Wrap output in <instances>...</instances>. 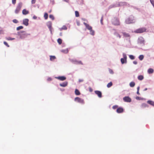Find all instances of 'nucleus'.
Returning <instances> with one entry per match:
<instances>
[{"label": "nucleus", "instance_id": "nucleus-14", "mask_svg": "<svg viewBox=\"0 0 154 154\" xmlns=\"http://www.w3.org/2000/svg\"><path fill=\"white\" fill-rule=\"evenodd\" d=\"M27 36L26 33H25L24 31L22 32V33L20 34V36L21 38H23L26 37Z\"/></svg>", "mask_w": 154, "mask_h": 154}, {"label": "nucleus", "instance_id": "nucleus-5", "mask_svg": "<svg viewBox=\"0 0 154 154\" xmlns=\"http://www.w3.org/2000/svg\"><path fill=\"white\" fill-rule=\"evenodd\" d=\"M112 23L115 25H119L120 24L119 21L118 19L116 18H114L112 20Z\"/></svg>", "mask_w": 154, "mask_h": 154}, {"label": "nucleus", "instance_id": "nucleus-4", "mask_svg": "<svg viewBox=\"0 0 154 154\" xmlns=\"http://www.w3.org/2000/svg\"><path fill=\"white\" fill-rule=\"evenodd\" d=\"M75 101L83 104L84 103V101L83 99L79 97H76L74 99Z\"/></svg>", "mask_w": 154, "mask_h": 154}, {"label": "nucleus", "instance_id": "nucleus-26", "mask_svg": "<svg viewBox=\"0 0 154 154\" xmlns=\"http://www.w3.org/2000/svg\"><path fill=\"white\" fill-rule=\"evenodd\" d=\"M141 106L143 108H145L148 106L145 103H143L141 105Z\"/></svg>", "mask_w": 154, "mask_h": 154}, {"label": "nucleus", "instance_id": "nucleus-52", "mask_svg": "<svg viewBox=\"0 0 154 154\" xmlns=\"http://www.w3.org/2000/svg\"><path fill=\"white\" fill-rule=\"evenodd\" d=\"M140 97H137L136 98V99L137 100H140Z\"/></svg>", "mask_w": 154, "mask_h": 154}, {"label": "nucleus", "instance_id": "nucleus-48", "mask_svg": "<svg viewBox=\"0 0 154 154\" xmlns=\"http://www.w3.org/2000/svg\"><path fill=\"white\" fill-rule=\"evenodd\" d=\"M83 79H79V82H82L83 81Z\"/></svg>", "mask_w": 154, "mask_h": 154}, {"label": "nucleus", "instance_id": "nucleus-37", "mask_svg": "<svg viewBox=\"0 0 154 154\" xmlns=\"http://www.w3.org/2000/svg\"><path fill=\"white\" fill-rule=\"evenodd\" d=\"M109 73L111 74H113L114 72L112 70L110 69H109Z\"/></svg>", "mask_w": 154, "mask_h": 154}, {"label": "nucleus", "instance_id": "nucleus-23", "mask_svg": "<svg viewBox=\"0 0 154 154\" xmlns=\"http://www.w3.org/2000/svg\"><path fill=\"white\" fill-rule=\"evenodd\" d=\"M50 59L51 61L54 60L55 59H56V57L54 56H50Z\"/></svg>", "mask_w": 154, "mask_h": 154}, {"label": "nucleus", "instance_id": "nucleus-12", "mask_svg": "<svg viewBox=\"0 0 154 154\" xmlns=\"http://www.w3.org/2000/svg\"><path fill=\"white\" fill-rule=\"evenodd\" d=\"M68 82H64L62 83H60V85L62 87H65L67 85H68Z\"/></svg>", "mask_w": 154, "mask_h": 154}, {"label": "nucleus", "instance_id": "nucleus-57", "mask_svg": "<svg viewBox=\"0 0 154 154\" xmlns=\"http://www.w3.org/2000/svg\"><path fill=\"white\" fill-rule=\"evenodd\" d=\"M121 3L122 5H124L125 4V3L124 2H121Z\"/></svg>", "mask_w": 154, "mask_h": 154}, {"label": "nucleus", "instance_id": "nucleus-22", "mask_svg": "<svg viewBox=\"0 0 154 154\" xmlns=\"http://www.w3.org/2000/svg\"><path fill=\"white\" fill-rule=\"evenodd\" d=\"M130 86L131 87H133L135 85V83L134 82H132L130 83Z\"/></svg>", "mask_w": 154, "mask_h": 154}, {"label": "nucleus", "instance_id": "nucleus-29", "mask_svg": "<svg viewBox=\"0 0 154 154\" xmlns=\"http://www.w3.org/2000/svg\"><path fill=\"white\" fill-rule=\"evenodd\" d=\"M6 39L8 40H12L14 39V38H11L10 37H8L6 38Z\"/></svg>", "mask_w": 154, "mask_h": 154}, {"label": "nucleus", "instance_id": "nucleus-21", "mask_svg": "<svg viewBox=\"0 0 154 154\" xmlns=\"http://www.w3.org/2000/svg\"><path fill=\"white\" fill-rule=\"evenodd\" d=\"M138 79L140 80H142L144 79V77L142 75H140L138 76Z\"/></svg>", "mask_w": 154, "mask_h": 154}, {"label": "nucleus", "instance_id": "nucleus-13", "mask_svg": "<svg viewBox=\"0 0 154 154\" xmlns=\"http://www.w3.org/2000/svg\"><path fill=\"white\" fill-rule=\"evenodd\" d=\"M84 24L86 26V28L89 30H91L92 29V27L91 26H89L88 24L87 23H84Z\"/></svg>", "mask_w": 154, "mask_h": 154}, {"label": "nucleus", "instance_id": "nucleus-18", "mask_svg": "<svg viewBox=\"0 0 154 154\" xmlns=\"http://www.w3.org/2000/svg\"><path fill=\"white\" fill-rule=\"evenodd\" d=\"M153 69L151 68H150L148 70V72L149 74L152 73L153 72Z\"/></svg>", "mask_w": 154, "mask_h": 154}, {"label": "nucleus", "instance_id": "nucleus-33", "mask_svg": "<svg viewBox=\"0 0 154 154\" xmlns=\"http://www.w3.org/2000/svg\"><path fill=\"white\" fill-rule=\"evenodd\" d=\"M23 28V27L22 26H20L17 28V30H19L20 29H22Z\"/></svg>", "mask_w": 154, "mask_h": 154}, {"label": "nucleus", "instance_id": "nucleus-40", "mask_svg": "<svg viewBox=\"0 0 154 154\" xmlns=\"http://www.w3.org/2000/svg\"><path fill=\"white\" fill-rule=\"evenodd\" d=\"M123 58L124 59H127V56L126 54L125 53H123Z\"/></svg>", "mask_w": 154, "mask_h": 154}, {"label": "nucleus", "instance_id": "nucleus-7", "mask_svg": "<svg viewBox=\"0 0 154 154\" xmlns=\"http://www.w3.org/2000/svg\"><path fill=\"white\" fill-rule=\"evenodd\" d=\"M123 112L124 109L121 107L118 108L116 110V112L119 113H122Z\"/></svg>", "mask_w": 154, "mask_h": 154}, {"label": "nucleus", "instance_id": "nucleus-2", "mask_svg": "<svg viewBox=\"0 0 154 154\" xmlns=\"http://www.w3.org/2000/svg\"><path fill=\"white\" fill-rule=\"evenodd\" d=\"M22 6V3L21 2H20L18 3L15 10V14H17L19 13L21 10Z\"/></svg>", "mask_w": 154, "mask_h": 154}, {"label": "nucleus", "instance_id": "nucleus-56", "mask_svg": "<svg viewBox=\"0 0 154 154\" xmlns=\"http://www.w3.org/2000/svg\"><path fill=\"white\" fill-rule=\"evenodd\" d=\"M139 89H140V87L138 86L137 88V91H139Z\"/></svg>", "mask_w": 154, "mask_h": 154}, {"label": "nucleus", "instance_id": "nucleus-17", "mask_svg": "<svg viewBox=\"0 0 154 154\" xmlns=\"http://www.w3.org/2000/svg\"><path fill=\"white\" fill-rule=\"evenodd\" d=\"M75 94L77 95H79L80 94V93L78 90L75 89Z\"/></svg>", "mask_w": 154, "mask_h": 154}, {"label": "nucleus", "instance_id": "nucleus-44", "mask_svg": "<svg viewBox=\"0 0 154 154\" xmlns=\"http://www.w3.org/2000/svg\"><path fill=\"white\" fill-rule=\"evenodd\" d=\"M0 33L3 34V30L0 28Z\"/></svg>", "mask_w": 154, "mask_h": 154}, {"label": "nucleus", "instance_id": "nucleus-36", "mask_svg": "<svg viewBox=\"0 0 154 154\" xmlns=\"http://www.w3.org/2000/svg\"><path fill=\"white\" fill-rule=\"evenodd\" d=\"M75 63L76 64H83V63L81 61H75Z\"/></svg>", "mask_w": 154, "mask_h": 154}, {"label": "nucleus", "instance_id": "nucleus-3", "mask_svg": "<svg viewBox=\"0 0 154 154\" xmlns=\"http://www.w3.org/2000/svg\"><path fill=\"white\" fill-rule=\"evenodd\" d=\"M146 29L144 27H142L137 29L134 32L136 33H142L145 32L146 31Z\"/></svg>", "mask_w": 154, "mask_h": 154}, {"label": "nucleus", "instance_id": "nucleus-27", "mask_svg": "<svg viewBox=\"0 0 154 154\" xmlns=\"http://www.w3.org/2000/svg\"><path fill=\"white\" fill-rule=\"evenodd\" d=\"M48 14L47 13H45L44 14V17L45 20H47L48 18Z\"/></svg>", "mask_w": 154, "mask_h": 154}, {"label": "nucleus", "instance_id": "nucleus-25", "mask_svg": "<svg viewBox=\"0 0 154 154\" xmlns=\"http://www.w3.org/2000/svg\"><path fill=\"white\" fill-rule=\"evenodd\" d=\"M112 85V82H110L108 83L107 85V86L108 88H109L111 87Z\"/></svg>", "mask_w": 154, "mask_h": 154}, {"label": "nucleus", "instance_id": "nucleus-31", "mask_svg": "<svg viewBox=\"0 0 154 154\" xmlns=\"http://www.w3.org/2000/svg\"><path fill=\"white\" fill-rule=\"evenodd\" d=\"M75 16L76 17H79V13L77 11H75Z\"/></svg>", "mask_w": 154, "mask_h": 154}, {"label": "nucleus", "instance_id": "nucleus-46", "mask_svg": "<svg viewBox=\"0 0 154 154\" xmlns=\"http://www.w3.org/2000/svg\"><path fill=\"white\" fill-rule=\"evenodd\" d=\"M12 3L13 4H15L16 3V0H12Z\"/></svg>", "mask_w": 154, "mask_h": 154}, {"label": "nucleus", "instance_id": "nucleus-41", "mask_svg": "<svg viewBox=\"0 0 154 154\" xmlns=\"http://www.w3.org/2000/svg\"><path fill=\"white\" fill-rule=\"evenodd\" d=\"M13 22L14 23H18V20L16 19H14L13 20Z\"/></svg>", "mask_w": 154, "mask_h": 154}, {"label": "nucleus", "instance_id": "nucleus-24", "mask_svg": "<svg viewBox=\"0 0 154 154\" xmlns=\"http://www.w3.org/2000/svg\"><path fill=\"white\" fill-rule=\"evenodd\" d=\"M143 58L144 56L143 55H140L139 57V59L140 60H142L143 59Z\"/></svg>", "mask_w": 154, "mask_h": 154}, {"label": "nucleus", "instance_id": "nucleus-1", "mask_svg": "<svg viewBox=\"0 0 154 154\" xmlns=\"http://www.w3.org/2000/svg\"><path fill=\"white\" fill-rule=\"evenodd\" d=\"M134 22L135 21L134 19V17L133 16L128 17L125 20V23L127 24L134 23Z\"/></svg>", "mask_w": 154, "mask_h": 154}, {"label": "nucleus", "instance_id": "nucleus-43", "mask_svg": "<svg viewBox=\"0 0 154 154\" xmlns=\"http://www.w3.org/2000/svg\"><path fill=\"white\" fill-rule=\"evenodd\" d=\"M150 1L152 4V5L154 7V1L153 0H150Z\"/></svg>", "mask_w": 154, "mask_h": 154}, {"label": "nucleus", "instance_id": "nucleus-32", "mask_svg": "<svg viewBox=\"0 0 154 154\" xmlns=\"http://www.w3.org/2000/svg\"><path fill=\"white\" fill-rule=\"evenodd\" d=\"M67 28L65 26H62V27L60 29V30L63 29V30H66Z\"/></svg>", "mask_w": 154, "mask_h": 154}, {"label": "nucleus", "instance_id": "nucleus-10", "mask_svg": "<svg viewBox=\"0 0 154 154\" xmlns=\"http://www.w3.org/2000/svg\"><path fill=\"white\" fill-rule=\"evenodd\" d=\"M29 20L27 19H25L23 20V23L24 25L27 26L28 25Z\"/></svg>", "mask_w": 154, "mask_h": 154}, {"label": "nucleus", "instance_id": "nucleus-30", "mask_svg": "<svg viewBox=\"0 0 154 154\" xmlns=\"http://www.w3.org/2000/svg\"><path fill=\"white\" fill-rule=\"evenodd\" d=\"M57 42L59 44H61L62 43V40L60 38H58L57 40Z\"/></svg>", "mask_w": 154, "mask_h": 154}, {"label": "nucleus", "instance_id": "nucleus-6", "mask_svg": "<svg viewBox=\"0 0 154 154\" xmlns=\"http://www.w3.org/2000/svg\"><path fill=\"white\" fill-rule=\"evenodd\" d=\"M124 101L128 102H130L131 101V99L129 97H125L123 98Z\"/></svg>", "mask_w": 154, "mask_h": 154}, {"label": "nucleus", "instance_id": "nucleus-16", "mask_svg": "<svg viewBox=\"0 0 154 154\" xmlns=\"http://www.w3.org/2000/svg\"><path fill=\"white\" fill-rule=\"evenodd\" d=\"M29 11L26 10L25 9H23L22 11V13L24 15H26L29 14Z\"/></svg>", "mask_w": 154, "mask_h": 154}, {"label": "nucleus", "instance_id": "nucleus-35", "mask_svg": "<svg viewBox=\"0 0 154 154\" xmlns=\"http://www.w3.org/2000/svg\"><path fill=\"white\" fill-rule=\"evenodd\" d=\"M129 58L131 60H134L135 59L133 55H130Z\"/></svg>", "mask_w": 154, "mask_h": 154}, {"label": "nucleus", "instance_id": "nucleus-15", "mask_svg": "<svg viewBox=\"0 0 154 154\" xmlns=\"http://www.w3.org/2000/svg\"><path fill=\"white\" fill-rule=\"evenodd\" d=\"M147 103L154 107V101L151 100H149L147 101Z\"/></svg>", "mask_w": 154, "mask_h": 154}, {"label": "nucleus", "instance_id": "nucleus-51", "mask_svg": "<svg viewBox=\"0 0 154 154\" xmlns=\"http://www.w3.org/2000/svg\"><path fill=\"white\" fill-rule=\"evenodd\" d=\"M33 18L34 19H36L37 18V17L35 16H34L33 17Z\"/></svg>", "mask_w": 154, "mask_h": 154}, {"label": "nucleus", "instance_id": "nucleus-50", "mask_svg": "<svg viewBox=\"0 0 154 154\" xmlns=\"http://www.w3.org/2000/svg\"><path fill=\"white\" fill-rule=\"evenodd\" d=\"M62 52H63V53H67L68 52V51H65V50H62Z\"/></svg>", "mask_w": 154, "mask_h": 154}, {"label": "nucleus", "instance_id": "nucleus-54", "mask_svg": "<svg viewBox=\"0 0 154 154\" xmlns=\"http://www.w3.org/2000/svg\"><path fill=\"white\" fill-rule=\"evenodd\" d=\"M137 94L138 95H139L140 94L139 92V91H137Z\"/></svg>", "mask_w": 154, "mask_h": 154}, {"label": "nucleus", "instance_id": "nucleus-20", "mask_svg": "<svg viewBox=\"0 0 154 154\" xmlns=\"http://www.w3.org/2000/svg\"><path fill=\"white\" fill-rule=\"evenodd\" d=\"M122 34L125 37H128L130 36V35L128 33L125 32H122Z\"/></svg>", "mask_w": 154, "mask_h": 154}, {"label": "nucleus", "instance_id": "nucleus-8", "mask_svg": "<svg viewBox=\"0 0 154 154\" xmlns=\"http://www.w3.org/2000/svg\"><path fill=\"white\" fill-rule=\"evenodd\" d=\"M94 92L95 94L97 95L99 97L101 98L102 97V93L101 91H95Z\"/></svg>", "mask_w": 154, "mask_h": 154}, {"label": "nucleus", "instance_id": "nucleus-59", "mask_svg": "<svg viewBox=\"0 0 154 154\" xmlns=\"http://www.w3.org/2000/svg\"><path fill=\"white\" fill-rule=\"evenodd\" d=\"M77 24L78 26H79L80 25L79 23V22H77Z\"/></svg>", "mask_w": 154, "mask_h": 154}, {"label": "nucleus", "instance_id": "nucleus-45", "mask_svg": "<svg viewBox=\"0 0 154 154\" xmlns=\"http://www.w3.org/2000/svg\"><path fill=\"white\" fill-rule=\"evenodd\" d=\"M36 0H32L31 2L32 4H34L35 3Z\"/></svg>", "mask_w": 154, "mask_h": 154}, {"label": "nucleus", "instance_id": "nucleus-9", "mask_svg": "<svg viewBox=\"0 0 154 154\" xmlns=\"http://www.w3.org/2000/svg\"><path fill=\"white\" fill-rule=\"evenodd\" d=\"M55 78L60 81H64L66 79V78L64 76H58L56 77Z\"/></svg>", "mask_w": 154, "mask_h": 154}, {"label": "nucleus", "instance_id": "nucleus-55", "mask_svg": "<svg viewBox=\"0 0 154 154\" xmlns=\"http://www.w3.org/2000/svg\"><path fill=\"white\" fill-rule=\"evenodd\" d=\"M64 1L67 2H68L69 1V0H63Z\"/></svg>", "mask_w": 154, "mask_h": 154}, {"label": "nucleus", "instance_id": "nucleus-19", "mask_svg": "<svg viewBox=\"0 0 154 154\" xmlns=\"http://www.w3.org/2000/svg\"><path fill=\"white\" fill-rule=\"evenodd\" d=\"M121 61L122 64H124V63H126L127 62L126 59L122 58L121 59Z\"/></svg>", "mask_w": 154, "mask_h": 154}, {"label": "nucleus", "instance_id": "nucleus-47", "mask_svg": "<svg viewBox=\"0 0 154 154\" xmlns=\"http://www.w3.org/2000/svg\"><path fill=\"white\" fill-rule=\"evenodd\" d=\"M103 17H102L100 20V22L102 24H103Z\"/></svg>", "mask_w": 154, "mask_h": 154}, {"label": "nucleus", "instance_id": "nucleus-58", "mask_svg": "<svg viewBox=\"0 0 154 154\" xmlns=\"http://www.w3.org/2000/svg\"><path fill=\"white\" fill-rule=\"evenodd\" d=\"M51 2H52V4H54V1H51Z\"/></svg>", "mask_w": 154, "mask_h": 154}, {"label": "nucleus", "instance_id": "nucleus-11", "mask_svg": "<svg viewBox=\"0 0 154 154\" xmlns=\"http://www.w3.org/2000/svg\"><path fill=\"white\" fill-rule=\"evenodd\" d=\"M138 42L140 44H144V38L142 37L139 38Z\"/></svg>", "mask_w": 154, "mask_h": 154}, {"label": "nucleus", "instance_id": "nucleus-39", "mask_svg": "<svg viewBox=\"0 0 154 154\" xmlns=\"http://www.w3.org/2000/svg\"><path fill=\"white\" fill-rule=\"evenodd\" d=\"M118 106L117 105H114V106H113L112 108V109H116L117 108H118Z\"/></svg>", "mask_w": 154, "mask_h": 154}, {"label": "nucleus", "instance_id": "nucleus-28", "mask_svg": "<svg viewBox=\"0 0 154 154\" xmlns=\"http://www.w3.org/2000/svg\"><path fill=\"white\" fill-rule=\"evenodd\" d=\"M90 34L92 35H94V31L91 29V30H90Z\"/></svg>", "mask_w": 154, "mask_h": 154}, {"label": "nucleus", "instance_id": "nucleus-53", "mask_svg": "<svg viewBox=\"0 0 154 154\" xmlns=\"http://www.w3.org/2000/svg\"><path fill=\"white\" fill-rule=\"evenodd\" d=\"M51 78H48V81H51Z\"/></svg>", "mask_w": 154, "mask_h": 154}, {"label": "nucleus", "instance_id": "nucleus-34", "mask_svg": "<svg viewBox=\"0 0 154 154\" xmlns=\"http://www.w3.org/2000/svg\"><path fill=\"white\" fill-rule=\"evenodd\" d=\"M115 35L117 37H119V38H120L121 37V35L118 33H115Z\"/></svg>", "mask_w": 154, "mask_h": 154}, {"label": "nucleus", "instance_id": "nucleus-60", "mask_svg": "<svg viewBox=\"0 0 154 154\" xmlns=\"http://www.w3.org/2000/svg\"><path fill=\"white\" fill-rule=\"evenodd\" d=\"M147 88H145L144 89V91H146L147 90Z\"/></svg>", "mask_w": 154, "mask_h": 154}, {"label": "nucleus", "instance_id": "nucleus-42", "mask_svg": "<svg viewBox=\"0 0 154 154\" xmlns=\"http://www.w3.org/2000/svg\"><path fill=\"white\" fill-rule=\"evenodd\" d=\"M4 43L6 46L7 47H9V45H8V44L6 42H4Z\"/></svg>", "mask_w": 154, "mask_h": 154}, {"label": "nucleus", "instance_id": "nucleus-49", "mask_svg": "<svg viewBox=\"0 0 154 154\" xmlns=\"http://www.w3.org/2000/svg\"><path fill=\"white\" fill-rule=\"evenodd\" d=\"M133 63L134 64H137V62L136 61H134L133 62Z\"/></svg>", "mask_w": 154, "mask_h": 154}, {"label": "nucleus", "instance_id": "nucleus-38", "mask_svg": "<svg viewBox=\"0 0 154 154\" xmlns=\"http://www.w3.org/2000/svg\"><path fill=\"white\" fill-rule=\"evenodd\" d=\"M49 17L53 20H54V16L52 15H49Z\"/></svg>", "mask_w": 154, "mask_h": 154}]
</instances>
